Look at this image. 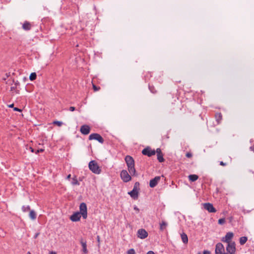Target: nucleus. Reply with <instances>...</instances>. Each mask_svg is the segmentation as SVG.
<instances>
[{"label": "nucleus", "mask_w": 254, "mask_h": 254, "mask_svg": "<svg viewBox=\"0 0 254 254\" xmlns=\"http://www.w3.org/2000/svg\"><path fill=\"white\" fill-rule=\"evenodd\" d=\"M80 212H76L71 215L70 219L73 222H76L80 220L82 216L83 219H86L87 217V209L85 203L82 202L79 206Z\"/></svg>", "instance_id": "nucleus-1"}, {"label": "nucleus", "mask_w": 254, "mask_h": 254, "mask_svg": "<svg viewBox=\"0 0 254 254\" xmlns=\"http://www.w3.org/2000/svg\"><path fill=\"white\" fill-rule=\"evenodd\" d=\"M161 177L159 176L155 177L154 179L151 180L149 182V186L151 188H154L160 181Z\"/></svg>", "instance_id": "nucleus-13"}, {"label": "nucleus", "mask_w": 254, "mask_h": 254, "mask_svg": "<svg viewBox=\"0 0 254 254\" xmlns=\"http://www.w3.org/2000/svg\"><path fill=\"white\" fill-rule=\"evenodd\" d=\"M186 156L188 158H191L192 156V154L191 152H189L186 153Z\"/></svg>", "instance_id": "nucleus-32"}, {"label": "nucleus", "mask_w": 254, "mask_h": 254, "mask_svg": "<svg viewBox=\"0 0 254 254\" xmlns=\"http://www.w3.org/2000/svg\"><path fill=\"white\" fill-rule=\"evenodd\" d=\"M134 209L137 212H139V209L136 206H134Z\"/></svg>", "instance_id": "nucleus-43"}, {"label": "nucleus", "mask_w": 254, "mask_h": 254, "mask_svg": "<svg viewBox=\"0 0 254 254\" xmlns=\"http://www.w3.org/2000/svg\"><path fill=\"white\" fill-rule=\"evenodd\" d=\"M22 210L23 212H27L29 210L30 211V207L29 205L27 206H23L22 207Z\"/></svg>", "instance_id": "nucleus-26"}, {"label": "nucleus", "mask_w": 254, "mask_h": 254, "mask_svg": "<svg viewBox=\"0 0 254 254\" xmlns=\"http://www.w3.org/2000/svg\"><path fill=\"white\" fill-rule=\"evenodd\" d=\"M29 149H30V150L31 152H32V153L35 152V151L34 149L32 147H30Z\"/></svg>", "instance_id": "nucleus-40"}, {"label": "nucleus", "mask_w": 254, "mask_h": 254, "mask_svg": "<svg viewBox=\"0 0 254 254\" xmlns=\"http://www.w3.org/2000/svg\"><path fill=\"white\" fill-rule=\"evenodd\" d=\"M29 217L32 220H35L36 218V213L33 210H31L29 213Z\"/></svg>", "instance_id": "nucleus-22"}, {"label": "nucleus", "mask_w": 254, "mask_h": 254, "mask_svg": "<svg viewBox=\"0 0 254 254\" xmlns=\"http://www.w3.org/2000/svg\"><path fill=\"white\" fill-rule=\"evenodd\" d=\"M13 110L15 111H18V112H20L22 111V110L21 109H19L18 108H16V107L14 108Z\"/></svg>", "instance_id": "nucleus-35"}, {"label": "nucleus", "mask_w": 254, "mask_h": 254, "mask_svg": "<svg viewBox=\"0 0 254 254\" xmlns=\"http://www.w3.org/2000/svg\"><path fill=\"white\" fill-rule=\"evenodd\" d=\"M198 178V176L196 175H190L189 176V180L191 182H194L196 181Z\"/></svg>", "instance_id": "nucleus-21"}, {"label": "nucleus", "mask_w": 254, "mask_h": 254, "mask_svg": "<svg viewBox=\"0 0 254 254\" xmlns=\"http://www.w3.org/2000/svg\"><path fill=\"white\" fill-rule=\"evenodd\" d=\"M250 149L251 151H253L254 152V145H253V146H252L251 147H250Z\"/></svg>", "instance_id": "nucleus-41"}, {"label": "nucleus", "mask_w": 254, "mask_h": 254, "mask_svg": "<svg viewBox=\"0 0 254 254\" xmlns=\"http://www.w3.org/2000/svg\"><path fill=\"white\" fill-rule=\"evenodd\" d=\"M37 77L36 73L35 72H32L31 73L29 76V79L31 81H33L36 79Z\"/></svg>", "instance_id": "nucleus-25"}, {"label": "nucleus", "mask_w": 254, "mask_h": 254, "mask_svg": "<svg viewBox=\"0 0 254 254\" xmlns=\"http://www.w3.org/2000/svg\"><path fill=\"white\" fill-rule=\"evenodd\" d=\"M215 118L216 119V121L217 122V124H220L221 121L222 119V114L220 113H216L215 115Z\"/></svg>", "instance_id": "nucleus-18"}, {"label": "nucleus", "mask_w": 254, "mask_h": 254, "mask_svg": "<svg viewBox=\"0 0 254 254\" xmlns=\"http://www.w3.org/2000/svg\"><path fill=\"white\" fill-rule=\"evenodd\" d=\"M70 177H71V175L70 174H69L67 177H66V179L67 180H69L70 179Z\"/></svg>", "instance_id": "nucleus-44"}, {"label": "nucleus", "mask_w": 254, "mask_h": 254, "mask_svg": "<svg viewBox=\"0 0 254 254\" xmlns=\"http://www.w3.org/2000/svg\"><path fill=\"white\" fill-rule=\"evenodd\" d=\"M75 110V107H70L69 108V111H71V112L74 111Z\"/></svg>", "instance_id": "nucleus-37"}, {"label": "nucleus", "mask_w": 254, "mask_h": 254, "mask_svg": "<svg viewBox=\"0 0 254 254\" xmlns=\"http://www.w3.org/2000/svg\"><path fill=\"white\" fill-rule=\"evenodd\" d=\"M137 237L141 239H145L148 235L147 232L143 229H139L137 231Z\"/></svg>", "instance_id": "nucleus-9"}, {"label": "nucleus", "mask_w": 254, "mask_h": 254, "mask_svg": "<svg viewBox=\"0 0 254 254\" xmlns=\"http://www.w3.org/2000/svg\"><path fill=\"white\" fill-rule=\"evenodd\" d=\"M215 254H226L225 253V249L223 245L219 243L216 244L215 247Z\"/></svg>", "instance_id": "nucleus-8"}, {"label": "nucleus", "mask_w": 254, "mask_h": 254, "mask_svg": "<svg viewBox=\"0 0 254 254\" xmlns=\"http://www.w3.org/2000/svg\"><path fill=\"white\" fill-rule=\"evenodd\" d=\"M247 237H242L240 238V243L241 245H243L247 242Z\"/></svg>", "instance_id": "nucleus-24"}, {"label": "nucleus", "mask_w": 254, "mask_h": 254, "mask_svg": "<svg viewBox=\"0 0 254 254\" xmlns=\"http://www.w3.org/2000/svg\"><path fill=\"white\" fill-rule=\"evenodd\" d=\"M156 153L157 156V159L159 162H163L164 161L163 158V155L160 148H157L156 149Z\"/></svg>", "instance_id": "nucleus-14"}, {"label": "nucleus", "mask_w": 254, "mask_h": 254, "mask_svg": "<svg viewBox=\"0 0 254 254\" xmlns=\"http://www.w3.org/2000/svg\"><path fill=\"white\" fill-rule=\"evenodd\" d=\"M50 254H57L55 252L52 251L50 253Z\"/></svg>", "instance_id": "nucleus-46"}, {"label": "nucleus", "mask_w": 254, "mask_h": 254, "mask_svg": "<svg viewBox=\"0 0 254 254\" xmlns=\"http://www.w3.org/2000/svg\"><path fill=\"white\" fill-rule=\"evenodd\" d=\"M139 184L138 182H136L134 184L133 189L137 190V187L139 186Z\"/></svg>", "instance_id": "nucleus-34"}, {"label": "nucleus", "mask_w": 254, "mask_h": 254, "mask_svg": "<svg viewBox=\"0 0 254 254\" xmlns=\"http://www.w3.org/2000/svg\"><path fill=\"white\" fill-rule=\"evenodd\" d=\"M203 254H210V252L208 251H204Z\"/></svg>", "instance_id": "nucleus-39"}, {"label": "nucleus", "mask_w": 254, "mask_h": 254, "mask_svg": "<svg viewBox=\"0 0 254 254\" xmlns=\"http://www.w3.org/2000/svg\"><path fill=\"white\" fill-rule=\"evenodd\" d=\"M225 223V218H221L218 220V224L220 225H223Z\"/></svg>", "instance_id": "nucleus-29"}, {"label": "nucleus", "mask_w": 254, "mask_h": 254, "mask_svg": "<svg viewBox=\"0 0 254 254\" xmlns=\"http://www.w3.org/2000/svg\"><path fill=\"white\" fill-rule=\"evenodd\" d=\"M203 207L209 212L215 213L216 212V209L213 207V205L210 203H205L203 204Z\"/></svg>", "instance_id": "nucleus-10"}, {"label": "nucleus", "mask_w": 254, "mask_h": 254, "mask_svg": "<svg viewBox=\"0 0 254 254\" xmlns=\"http://www.w3.org/2000/svg\"><path fill=\"white\" fill-rule=\"evenodd\" d=\"M13 106H14L13 104H10V105H8V106L9 108H13Z\"/></svg>", "instance_id": "nucleus-45"}, {"label": "nucleus", "mask_w": 254, "mask_h": 254, "mask_svg": "<svg viewBox=\"0 0 254 254\" xmlns=\"http://www.w3.org/2000/svg\"><path fill=\"white\" fill-rule=\"evenodd\" d=\"M125 161L127 166L128 171L130 175H135L136 171L134 167V161L133 158L129 155H127L125 157Z\"/></svg>", "instance_id": "nucleus-2"}, {"label": "nucleus", "mask_w": 254, "mask_h": 254, "mask_svg": "<svg viewBox=\"0 0 254 254\" xmlns=\"http://www.w3.org/2000/svg\"><path fill=\"white\" fill-rule=\"evenodd\" d=\"M53 124L54 125H57L59 127H61L63 125L62 122H61L60 121H54Z\"/></svg>", "instance_id": "nucleus-27"}, {"label": "nucleus", "mask_w": 254, "mask_h": 254, "mask_svg": "<svg viewBox=\"0 0 254 254\" xmlns=\"http://www.w3.org/2000/svg\"><path fill=\"white\" fill-rule=\"evenodd\" d=\"M181 239H182L183 242L184 244H187L188 242V238L187 234H186L185 233H183L181 235Z\"/></svg>", "instance_id": "nucleus-19"}, {"label": "nucleus", "mask_w": 254, "mask_h": 254, "mask_svg": "<svg viewBox=\"0 0 254 254\" xmlns=\"http://www.w3.org/2000/svg\"><path fill=\"white\" fill-rule=\"evenodd\" d=\"M167 226V223L164 221H162L160 223V230L162 231H164Z\"/></svg>", "instance_id": "nucleus-20"}, {"label": "nucleus", "mask_w": 254, "mask_h": 254, "mask_svg": "<svg viewBox=\"0 0 254 254\" xmlns=\"http://www.w3.org/2000/svg\"><path fill=\"white\" fill-rule=\"evenodd\" d=\"M226 254H235L236 252V244L235 242L229 243L226 247Z\"/></svg>", "instance_id": "nucleus-4"}, {"label": "nucleus", "mask_w": 254, "mask_h": 254, "mask_svg": "<svg viewBox=\"0 0 254 254\" xmlns=\"http://www.w3.org/2000/svg\"><path fill=\"white\" fill-rule=\"evenodd\" d=\"M149 88L152 93H156L157 92V90L155 89L154 87L149 86Z\"/></svg>", "instance_id": "nucleus-28"}, {"label": "nucleus", "mask_w": 254, "mask_h": 254, "mask_svg": "<svg viewBox=\"0 0 254 254\" xmlns=\"http://www.w3.org/2000/svg\"><path fill=\"white\" fill-rule=\"evenodd\" d=\"M220 165L223 166H225L226 165V164L225 163H224L223 161H220Z\"/></svg>", "instance_id": "nucleus-38"}, {"label": "nucleus", "mask_w": 254, "mask_h": 254, "mask_svg": "<svg viewBox=\"0 0 254 254\" xmlns=\"http://www.w3.org/2000/svg\"><path fill=\"white\" fill-rule=\"evenodd\" d=\"M146 254H155V253L153 251H150L147 252Z\"/></svg>", "instance_id": "nucleus-42"}, {"label": "nucleus", "mask_w": 254, "mask_h": 254, "mask_svg": "<svg viewBox=\"0 0 254 254\" xmlns=\"http://www.w3.org/2000/svg\"><path fill=\"white\" fill-rule=\"evenodd\" d=\"M44 151V149H38L35 151L36 154H38L39 152H43Z\"/></svg>", "instance_id": "nucleus-33"}, {"label": "nucleus", "mask_w": 254, "mask_h": 254, "mask_svg": "<svg viewBox=\"0 0 254 254\" xmlns=\"http://www.w3.org/2000/svg\"><path fill=\"white\" fill-rule=\"evenodd\" d=\"M142 153L144 155L151 157L155 154L156 151L154 149H152L150 147H147L142 150Z\"/></svg>", "instance_id": "nucleus-6"}, {"label": "nucleus", "mask_w": 254, "mask_h": 254, "mask_svg": "<svg viewBox=\"0 0 254 254\" xmlns=\"http://www.w3.org/2000/svg\"><path fill=\"white\" fill-rule=\"evenodd\" d=\"M128 194L133 199H137L138 198V192L137 190L133 189L128 192Z\"/></svg>", "instance_id": "nucleus-15"}, {"label": "nucleus", "mask_w": 254, "mask_h": 254, "mask_svg": "<svg viewBox=\"0 0 254 254\" xmlns=\"http://www.w3.org/2000/svg\"><path fill=\"white\" fill-rule=\"evenodd\" d=\"M234 236V234L232 232H228L226 234L225 236L223 237L222 239V241L223 242H226L227 244L229 243H232L231 240Z\"/></svg>", "instance_id": "nucleus-11"}, {"label": "nucleus", "mask_w": 254, "mask_h": 254, "mask_svg": "<svg viewBox=\"0 0 254 254\" xmlns=\"http://www.w3.org/2000/svg\"><path fill=\"white\" fill-rule=\"evenodd\" d=\"M80 244L82 247V252L84 254H86L88 253V251L87 249V245L86 242L84 241L82 239L80 241Z\"/></svg>", "instance_id": "nucleus-16"}, {"label": "nucleus", "mask_w": 254, "mask_h": 254, "mask_svg": "<svg viewBox=\"0 0 254 254\" xmlns=\"http://www.w3.org/2000/svg\"><path fill=\"white\" fill-rule=\"evenodd\" d=\"M97 242H98V246H99L100 245V237L99 236H98L97 237Z\"/></svg>", "instance_id": "nucleus-36"}, {"label": "nucleus", "mask_w": 254, "mask_h": 254, "mask_svg": "<svg viewBox=\"0 0 254 254\" xmlns=\"http://www.w3.org/2000/svg\"><path fill=\"white\" fill-rule=\"evenodd\" d=\"M31 27V23L28 21H25L22 25V28L26 31L30 30Z\"/></svg>", "instance_id": "nucleus-17"}, {"label": "nucleus", "mask_w": 254, "mask_h": 254, "mask_svg": "<svg viewBox=\"0 0 254 254\" xmlns=\"http://www.w3.org/2000/svg\"><path fill=\"white\" fill-rule=\"evenodd\" d=\"M89 168L93 173L99 174L101 170L96 161H91L89 163Z\"/></svg>", "instance_id": "nucleus-3"}, {"label": "nucleus", "mask_w": 254, "mask_h": 254, "mask_svg": "<svg viewBox=\"0 0 254 254\" xmlns=\"http://www.w3.org/2000/svg\"><path fill=\"white\" fill-rule=\"evenodd\" d=\"M121 177L124 182H128L131 179L130 175H129L127 170H123L121 172Z\"/></svg>", "instance_id": "nucleus-5"}, {"label": "nucleus", "mask_w": 254, "mask_h": 254, "mask_svg": "<svg viewBox=\"0 0 254 254\" xmlns=\"http://www.w3.org/2000/svg\"><path fill=\"white\" fill-rule=\"evenodd\" d=\"M92 86H93V89L94 91H98V90H99L100 89V87L96 86L93 83H92Z\"/></svg>", "instance_id": "nucleus-30"}, {"label": "nucleus", "mask_w": 254, "mask_h": 254, "mask_svg": "<svg viewBox=\"0 0 254 254\" xmlns=\"http://www.w3.org/2000/svg\"><path fill=\"white\" fill-rule=\"evenodd\" d=\"M71 184L73 186L79 185L80 184L78 181L77 180L76 176H75L72 178Z\"/></svg>", "instance_id": "nucleus-23"}, {"label": "nucleus", "mask_w": 254, "mask_h": 254, "mask_svg": "<svg viewBox=\"0 0 254 254\" xmlns=\"http://www.w3.org/2000/svg\"><path fill=\"white\" fill-rule=\"evenodd\" d=\"M89 139L96 140L101 143H103L104 141L103 138L99 134L96 133L91 134L89 136Z\"/></svg>", "instance_id": "nucleus-7"}, {"label": "nucleus", "mask_w": 254, "mask_h": 254, "mask_svg": "<svg viewBox=\"0 0 254 254\" xmlns=\"http://www.w3.org/2000/svg\"><path fill=\"white\" fill-rule=\"evenodd\" d=\"M198 254H200V253H198Z\"/></svg>", "instance_id": "nucleus-47"}, {"label": "nucleus", "mask_w": 254, "mask_h": 254, "mask_svg": "<svg viewBox=\"0 0 254 254\" xmlns=\"http://www.w3.org/2000/svg\"><path fill=\"white\" fill-rule=\"evenodd\" d=\"M127 254H135L134 250L133 249H129L127 251Z\"/></svg>", "instance_id": "nucleus-31"}, {"label": "nucleus", "mask_w": 254, "mask_h": 254, "mask_svg": "<svg viewBox=\"0 0 254 254\" xmlns=\"http://www.w3.org/2000/svg\"><path fill=\"white\" fill-rule=\"evenodd\" d=\"M80 131L82 134L87 135L90 132V127L89 126L84 125L81 127Z\"/></svg>", "instance_id": "nucleus-12"}]
</instances>
